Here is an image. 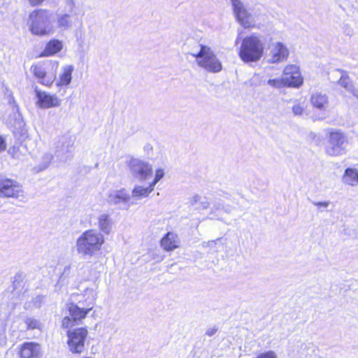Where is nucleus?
Returning a JSON list of instances; mask_svg holds the SVG:
<instances>
[{
	"label": "nucleus",
	"instance_id": "1",
	"mask_svg": "<svg viewBox=\"0 0 358 358\" xmlns=\"http://www.w3.org/2000/svg\"><path fill=\"white\" fill-rule=\"evenodd\" d=\"M105 243L103 235L95 229L83 232L76 241L75 248L82 257H92L101 250Z\"/></svg>",
	"mask_w": 358,
	"mask_h": 358
},
{
	"label": "nucleus",
	"instance_id": "2",
	"mask_svg": "<svg viewBox=\"0 0 358 358\" xmlns=\"http://www.w3.org/2000/svg\"><path fill=\"white\" fill-rule=\"evenodd\" d=\"M54 21L52 11L40 8L30 13L27 24L33 35L45 36L55 32Z\"/></svg>",
	"mask_w": 358,
	"mask_h": 358
},
{
	"label": "nucleus",
	"instance_id": "3",
	"mask_svg": "<svg viewBox=\"0 0 358 358\" xmlns=\"http://www.w3.org/2000/svg\"><path fill=\"white\" fill-rule=\"evenodd\" d=\"M199 51L190 53L195 57L196 64L208 73L220 72L222 70V64L212 48L203 44H199Z\"/></svg>",
	"mask_w": 358,
	"mask_h": 358
},
{
	"label": "nucleus",
	"instance_id": "4",
	"mask_svg": "<svg viewBox=\"0 0 358 358\" xmlns=\"http://www.w3.org/2000/svg\"><path fill=\"white\" fill-rule=\"evenodd\" d=\"M264 50V43L260 37L251 34L243 39L238 55L244 62H256L263 56Z\"/></svg>",
	"mask_w": 358,
	"mask_h": 358
},
{
	"label": "nucleus",
	"instance_id": "5",
	"mask_svg": "<svg viewBox=\"0 0 358 358\" xmlns=\"http://www.w3.org/2000/svg\"><path fill=\"white\" fill-rule=\"evenodd\" d=\"M348 143L349 138L345 132L340 129L332 130L329 132L325 152L329 156H341L347 152Z\"/></svg>",
	"mask_w": 358,
	"mask_h": 358
},
{
	"label": "nucleus",
	"instance_id": "6",
	"mask_svg": "<svg viewBox=\"0 0 358 358\" xmlns=\"http://www.w3.org/2000/svg\"><path fill=\"white\" fill-rule=\"evenodd\" d=\"M58 67L59 62L55 60L50 61L44 65L33 64L30 71L41 84L49 87L56 80Z\"/></svg>",
	"mask_w": 358,
	"mask_h": 358
},
{
	"label": "nucleus",
	"instance_id": "7",
	"mask_svg": "<svg viewBox=\"0 0 358 358\" xmlns=\"http://www.w3.org/2000/svg\"><path fill=\"white\" fill-rule=\"evenodd\" d=\"M88 331L85 327H78L69 329L67 331L68 348L73 354H80L85 350V341Z\"/></svg>",
	"mask_w": 358,
	"mask_h": 358
},
{
	"label": "nucleus",
	"instance_id": "8",
	"mask_svg": "<svg viewBox=\"0 0 358 358\" xmlns=\"http://www.w3.org/2000/svg\"><path fill=\"white\" fill-rule=\"evenodd\" d=\"M127 166L132 176L140 181L148 180L152 173V166L139 158H131Z\"/></svg>",
	"mask_w": 358,
	"mask_h": 358
},
{
	"label": "nucleus",
	"instance_id": "9",
	"mask_svg": "<svg viewBox=\"0 0 358 358\" xmlns=\"http://www.w3.org/2000/svg\"><path fill=\"white\" fill-rule=\"evenodd\" d=\"M236 20L244 28L253 27L255 24L254 16L241 0H230Z\"/></svg>",
	"mask_w": 358,
	"mask_h": 358
},
{
	"label": "nucleus",
	"instance_id": "10",
	"mask_svg": "<svg viewBox=\"0 0 358 358\" xmlns=\"http://www.w3.org/2000/svg\"><path fill=\"white\" fill-rule=\"evenodd\" d=\"M68 309L71 317H64L62 322V326L65 329L73 327L77 322L85 318L92 308L71 303L68 305Z\"/></svg>",
	"mask_w": 358,
	"mask_h": 358
},
{
	"label": "nucleus",
	"instance_id": "11",
	"mask_svg": "<svg viewBox=\"0 0 358 358\" xmlns=\"http://www.w3.org/2000/svg\"><path fill=\"white\" fill-rule=\"evenodd\" d=\"M107 202L120 209L128 210L131 206L130 194L125 189H114L108 193Z\"/></svg>",
	"mask_w": 358,
	"mask_h": 358
},
{
	"label": "nucleus",
	"instance_id": "12",
	"mask_svg": "<svg viewBox=\"0 0 358 358\" xmlns=\"http://www.w3.org/2000/svg\"><path fill=\"white\" fill-rule=\"evenodd\" d=\"M0 196L15 199L24 196L22 186L17 182L10 179L0 180Z\"/></svg>",
	"mask_w": 358,
	"mask_h": 358
},
{
	"label": "nucleus",
	"instance_id": "13",
	"mask_svg": "<svg viewBox=\"0 0 358 358\" xmlns=\"http://www.w3.org/2000/svg\"><path fill=\"white\" fill-rule=\"evenodd\" d=\"M37 99L36 105L40 108H50L59 107L62 100L55 94H50L45 91H41L37 87L34 90Z\"/></svg>",
	"mask_w": 358,
	"mask_h": 358
},
{
	"label": "nucleus",
	"instance_id": "14",
	"mask_svg": "<svg viewBox=\"0 0 358 358\" xmlns=\"http://www.w3.org/2000/svg\"><path fill=\"white\" fill-rule=\"evenodd\" d=\"M289 51L287 46L281 42L272 43L269 46L268 62L271 64L284 62L287 60Z\"/></svg>",
	"mask_w": 358,
	"mask_h": 358
},
{
	"label": "nucleus",
	"instance_id": "15",
	"mask_svg": "<svg viewBox=\"0 0 358 358\" xmlns=\"http://www.w3.org/2000/svg\"><path fill=\"white\" fill-rule=\"evenodd\" d=\"M282 78L287 79L285 81L289 87H298L303 83V78L299 68L296 65L289 64L286 66L283 71Z\"/></svg>",
	"mask_w": 358,
	"mask_h": 358
},
{
	"label": "nucleus",
	"instance_id": "16",
	"mask_svg": "<svg viewBox=\"0 0 358 358\" xmlns=\"http://www.w3.org/2000/svg\"><path fill=\"white\" fill-rule=\"evenodd\" d=\"M41 347L35 342H25L19 349V355L20 358H41Z\"/></svg>",
	"mask_w": 358,
	"mask_h": 358
},
{
	"label": "nucleus",
	"instance_id": "17",
	"mask_svg": "<svg viewBox=\"0 0 358 358\" xmlns=\"http://www.w3.org/2000/svg\"><path fill=\"white\" fill-rule=\"evenodd\" d=\"M97 288L98 287L95 284H92L90 286L86 287L83 290L80 299H78V303L80 306L92 308V309L97 296Z\"/></svg>",
	"mask_w": 358,
	"mask_h": 358
},
{
	"label": "nucleus",
	"instance_id": "18",
	"mask_svg": "<svg viewBox=\"0 0 358 358\" xmlns=\"http://www.w3.org/2000/svg\"><path fill=\"white\" fill-rule=\"evenodd\" d=\"M333 76H340L338 83L358 99V89L355 87L346 71L334 69L333 70Z\"/></svg>",
	"mask_w": 358,
	"mask_h": 358
},
{
	"label": "nucleus",
	"instance_id": "19",
	"mask_svg": "<svg viewBox=\"0 0 358 358\" xmlns=\"http://www.w3.org/2000/svg\"><path fill=\"white\" fill-rule=\"evenodd\" d=\"M153 190L154 189L150 185L148 187L135 185L130 194L131 206L137 204L140 200L148 197Z\"/></svg>",
	"mask_w": 358,
	"mask_h": 358
},
{
	"label": "nucleus",
	"instance_id": "20",
	"mask_svg": "<svg viewBox=\"0 0 358 358\" xmlns=\"http://www.w3.org/2000/svg\"><path fill=\"white\" fill-rule=\"evenodd\" d=\"M96 220L99 230L105 234H110L113 227V220L110 215L106 213H101Z\"/></svg>",
	"mask_w": 358,
	"mask_h": 358
},
{
	"label": "nucleus",
	"instance_id": "21",
	"mask_svg": "<svg viewBox=\"0 0 358 358\" xmlns=\"http://www.w3.org/2000/svg\"><path fill=\"white\" fill-rule=\"evenodd\" d=\"M74 67L71 64L65 65L62 68V72L57 80L56 85L57 87L66 86L69 85L72 80V73Z\"/></svg>",
	"mask_w": 358,
	"mask_h": 358
},
{
	"label": "nucleus",
	"instance_id": "22",
	"mask_svg": "<svg viewBox=\"0 0 358 358\" xmlns=\"http://www.w3.org/2000/svg\"><path fill=\"white\" fill-rule=\"evenodd\" d=\"M63 48V43L57 39L50 40L45 45L41 54V57H49L60 52Z\"/></svg>",
	"mask_w": 358,
	"mask_h": 358
},
{
	"label": "nucleus",
	"instance_id": "23",
	"mask_svg": "<svg viewBox=\"0 0 358 358\" xmlns=\"http://www.w3.org/2000/svg\"><path fill=\"white\" fill-rule=\"evenodd\" d=\"M162 247L166 251H172L178 247V236L169 232L161 241Z\"/></svg>",
	"mask_w": 358,
	"mask_h": 358
},
{
	"label": "nucleus",
	"instance_id": "24",
	"mask_svg": "<svg viewBox=\"0 0 358 358\" xmlns=\"http://www.w3.org/2000/svg\"><path fill=\"white\" fill-rule=\"evenodd\" d=\"M312 105L321 110H325L328 106V96L320 92H315L312 94L310 98Z\"/></svg>",
	"mask_w": 358,
	"mask_h": 358
},
{
	"label": "nucleus",
	"instance_id": "25",
	"mask_svg": "<svg viewBox=\"0 0 358 358\" xmlns=\"http://www.w3.org/2000/svg\"><path fill=\"white\" fill-rule=\"evenodd\" d=\"M344 184L355 187L358 185V170L352 168L345 169L342 178Z\"/></svg>",
	"mask_w": 358,
	"mask_h": 358
},
{
	"label": "nucleus",
	"instance_id": "26",
	"mask_svg": "<svg viewBox=\"0 0 358 358\" xmlns=\"http://www.w3.org/2000/svg\"><path fill=\"white\" fill-rule=\"evenodd\" d=\"M57 24L62 30H67L72 26L71 16L69 14L59 15L57 20Z\"/></svg>",
	"mask_w": 358,
	"mask_h": 358
},
{
	"label": "nucleus",
	"instance_id": "27",
	"mask_svg": "<svg viewBox=\"0 0 358 358\" xmlns=\"http://www.w3.org/2000/svg\"><path fill=\"white\" fill-rule=\"evenodd\" d=\"M27 330L41 329L42 324L40 320L33 317H27L24 319Z\"/></svg>",
	"mask_w": 358,
	"mask_h": 358
},
{
	"label": "nucleus",
	"instance_id": "28",
	"mask_svg": "<svg viewBox=\"0 0 358 358\" xmlns=\"http://www.w3.org/2000/svg\"><path fill=\"white\" fill-rule=\"evenodd\" d=\"M285 80H287V78H275V79H269L267 81V84L275 88H281L285 86H287L285 83Z\"/></svg>",
	"mask_w": 358,
	"mask_h": 358
},
{
	"label": "nucleus",
	"instance_id": "29",
	"mask_svg": "<svg viewBox=\"0 0 358 358\" xmlns=\"http://www.w3.org/2000/svg\"><path fill=\"white\" fill-rule=\"evenodd\" d=\"M164 176V171L162 169H157L155 171V176L153 181L150 185L154 189L156 184Z\"/></svg>",
	"mask_w": 358,
	"mask_h": 358
},
{
	"label": "nucleus",
	"instance_id": "30",
	"mask_svg": "<svg viewBox=\"0 0 358 358\" xmlns=\"http://www.w3.org/2000/svg\"><path fill=\"white\" fill-rule=\"evenodd\" d=\"M305 110L304 103H295L292 106V112L295 115H301Z\"/></svg>",
	"mask_w": 358,
	"mask_h": 358
},
{
	"label": "nucleus",
	"instance_id": "31",
	"mask_svg": "<svg viewBox=\"0 0 358 358\" xmlns=\"http://www.w3.org/2000/svg\"><path fill=\"white\" fill-rule=\"evenodd\" d=\"M255 358H278V356L275 352L268 350L258 354Z\"/></svg>",
	"mask_w": 358,
	"mask_h": 358
},
{
	"label": "nucleus",
	"instance_id": "32",
	"mask_svg": "<svg viewBox=\"0 0 358 358\" xmlns=\"http://www.w3.org/2000/svg\"><path fill=\"white\" fill-rule=\"evenodd\" d=\"M64 3H65L66 6L69 8V12L73 13L76 6V1L75 0H64Z\"/></svg>",
	"mask_w": 358,
	"mask_h": 358
},
{
	"label": "nucleus",
	"instance_id": "33",
	"mask_svg": "<svg viewBox=\"0 0 358 358\" xmlns=\"http://www.w3.org/2000/svg\"><path fill=\"white\" fill-rule=\"evenodd\" d=\"M220 210L226 211L224 206L222 203H215L211 214H215L217 211L220 212Z\"/></svg>",
	"mask_w": 358,
	"mask_h": 358
},
{
	"label": "nucleus",
	"instance_id": "34",
	"mask_svg": "<svg viewBox=\"0 0 358 358\" xmlns=\"http://www.w3.org/2000/svg\"><path fill=\"white\" fill-rule=\"evenodd\" d=\"M313 205L317 207L327 208L329 206V201H314Z\"/></svg>",
	"mask_w": 358,
	"mask_h": 358
},
{
	"label": "nucleus",
	"instance_id": "35",
	"mask_svg": "<svg viewBox=\"0 0 358 358\" xmlns=\"http://www.w3.org/2000/svg\"><path fill=\"white\" fill-rule=\"evenodd\" d=\"M217 331V329L215 327H210L207 329L206 334L208 336H212Z\"/></svg>",
	"mask_w": 358,
	"mask_h": 358
},
{
	"label": "nucleus",
	"instance_id": "36",
	"mask_svg": "<svg viewBox=\"0 0 358 358\" xmlns=\"http://www.w3.org/2000/svg\"><path fill=\"white\" fill-rule=\"evenodd\" d=\"M344 31L348 36H352L353 34V29L349 25H345Z\"/></svg>",
	"mask_w": 358,
	"mask_h": 358
},
{
	"label": "nucleus",
	"instance_id": "37",
	"mask_svg": "<svg viewBox=\"0 0 358 358\" xmlns=\"http://www.w3.org/2000/svg\"><path fill=\"white\" fill-rule=\"evenodd\" d=\"M340 76H333V71H331L329 75V79L334 83H338Z\"/></svg>",
	"mask_w": 358,
	"mask_h": 358
},
{
	"label": "nucleus",
	"instance_id": "38",
	"mask_svg": "<svg viewBox=\"0 0 358 358\" xmlns=\"http://www.w3.org/2000/svg\"><path fill=\"white\" fill-rule=\"evenodd\" d=\"M44 0H29V2L31 6H37L43 3Z\"/></svg>",
	"mask_w": 358,
	"mask_h": 358
},
{
	"label": "nucleus",
	"instance_id": "39",
	"mask_svg": "<svg viewBox=\"0 0 358 358\" xmlns=\"http://www.w3.org/2000/svg\"><path fill=\"white\" fill-rule=\"evenodd\" d=\"M6 149V143L4 139L0 136V152Z\"/></svg>",
	"mask_w": 358,
	"mask_h": 358
},
{
	"label": "nucleus",
	"instance_id": "40",
	"mask_svg": "<svg viewBox=\"0 0 358 358\" xmlns=\"http://www.w3.org/2000/svg\"><path fill=\"white\" fill-rule=\"evenodd\" d=\"M44 157H45V162H46V164L44 166V168H45V167H47L50 164V162L52 160V156L50 155H46Z\"/></svg>",
	"mask_w": 358,
	"mask_h": 358
},
{
	"label": "nucleus",
	"instance_id": "41",
	"mask_svg": "<svg viewBox=\"0 0 358 358\" xmlns=\"http://www.w3.org/2000/svg\"><path fill=\"white\" fill-rule=\"evenodd\" d=\"M144 150H145V152H146L147 154H149L150 152L152 150V145L150 144H149V143H147L144 146Z\"/></svg>",
	"mask_w": 358,
	"mask_h": 358
},
{
	"label": "nucleus",
	"instance_id": "42",
	"mask_svg": "<svg viewBox=\"0 0 358 358\" xmlns=\"http://www.w3.org/2000/svg\"><path fill=\"white\" fill-rule=\"evenodd\" d=\"M201 196L199 195H195L192 197V203H196L200 201Z\"/></svg>",
	"mask_w": 358,
	"mask_h": 358
},
{
	"label": "nucleus",
	"instance_id": "43",
	"mask_svg": "<svg viewBox=\"0 0 358 358\" xmlns=\"http://www.w3.org/2000/svg\"><path fill=\"white\" fill-rule=\"evenodd\" d=\"M203 208H207L209 206V203L208 201L202 202Z\"/></svg>",
	"mask_w": 358,
	"mask_h": 358
},
{
	"label": "nucleus",
	"instance_id": "44",
	"mask_svg": "<svg viewBox=\"0 0 358 358\" xmlns=\"http://www.w3.org/2000/svg\"><path fill=\"white\" fill-rule=\"evenodd\" d=\"M215 217H216L215 218H216V219H217V220H220V216H219V215H218V214H217V215H215Z\"/></svg>",
	"mask_w": 358,
	"mask_h": 358
},
{
	"label": "nucleus",
	"instance_id": "45",
	"mask_svg": "<svg viewBox=\"0 0 358 358\" xmlns=\"http://www.w3.org/2000/svg\"><path fill=\"white\" fill-rule=\"evenodd\" d=\"M257 77H258V76H257V75L255 76H254V78H253L252 79H255V78H256Z\"/></svg>",
	"mask_w": 358,
	"mask_h": 358
}]
</instances>
